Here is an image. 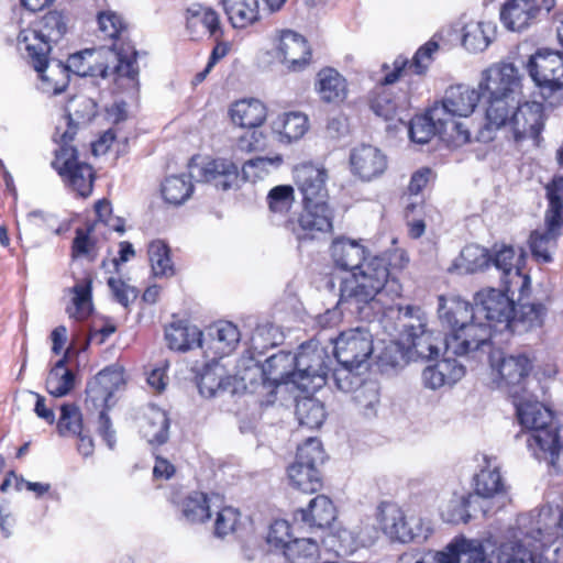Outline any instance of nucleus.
Segmentation results:
<instances>
[{
	"instance_id": "473e14b6",
	"label": "nucleus",
	"mask_w": 563,
	"mask_h": 563,
	"mask_svg": "<svg viewBox=\"0 0 563 563\" xmlns=\"http://www.w3.org/2000/svg\"><path fill=\"white\" fill-rule=\"evenodd\" d=\"M228 114L234 126L257 129L267 119V108L260 99L243 98L230 104Z\"/></svg>"
},
{
	"instance_id": "052dcab7",
	"label": "nucleus",
	"mask_w": 563,
	"mask_h": 563,
	"mask_svg": "<svg viewBox=\"0 0 563 563\" xmlns=\"http://www.w3.org/2000/svg\"><path fill=\"white\" fill-rule=\"evenodd\" d=\"M283 163L280 155L258 156L245 162L242 166V178L246 181L256 183L267 177L273 169H277Z\"/></svg>"
},
{
	"instance_id": "aec40b11",
	"label": "nucleus",
	"mask_w": 563,
	"mask_h": 563,
	"mask_svg": "<svg viewBox=\"0 0 563 563\" xmlns=\"http://www.w3.org/2000/svg\"><path fill=\"white\" fill-rule=\"evenodd\" d=\"M492 334V327L475 319L473 313L468 323L450 330L443 340L445 353L457 356L466 355L487 344Z\"/></svg>"
},
{
	"instance_id": "bb28decb",
	"label": "nucleus",
	"mask_w": 563,
	"mask_h": 563,
	"mask_svg": "<svg viewBox=\"0 0 563 563\" xmlns=\"http://www.w3.org/2000/svg\"><path fill=\"white\" fill-rule=\"evenodd\" d=\"M303 210L292 231L298 240L313 236V232H330L333 228V212L327 199L302 202Z\"/></svg>"
},
{
	"instance_id": "1a4fd4ad",
	"label": "nucleus",
	"mask_w": 563,
	"mask_h": 563,
	"mask_svg": "<svg viewBox=\"0 0 563 563\" xmlns=\"http://www.w3.org/2000/svg\"><path fill=\"white\" fill-rule=\"evenodd\" d=\"M399 312L406 319L402 324V344L418 357L427 360L437 357L443 341L427 329V319L423 311L419 307L407 306L399 308Z\"/></svg>"
},
{
	"instance_id": "0e129e2a",
	"label": "nucleus",
	"mask_w": 563,
	"mask_h": 563,
	"mask_svg": "<svg viewBox=\"0 0 563 563\" xmlns=\"http://www.w3.org/2000/svg\"><path fill=\"white\" fill-rule=\"evenodd\" d=\"M471 498L470 494H453L446 503L439 507L442 519L448 523H466L471 518L467 510Z\"/></svg>"
},
{
	"instance_id": "49530a36",
	"label": "nucleus",
	"mask_w": 563,
	"mask_h": 563,
	"mask_svg": "<svg viewBox=\"0 0 563 563\" xmlns=\"http://www.w3.org/2000/svg\"><path fill=\"white\" fill-rule=\"evenodd\" d=\"M201 331L184 321L170 323L165 329V340L170 350L188 351L195 346L200 347Z\"/></svg>"
},
{
	"instance_id": "423d86ee",
	"label": "nucleus",
	"mask_w": 563,
	"mask_h": 563,
	"mask_svg": "<svg viewBox=\"0 0 563 563\" xmlns=\"http://www.w3.org/2000/svg\"><path fill=\"white\" fill-rule=\"evenodd\" d=\"M64 128H56L54 140L58 144L55 151V159L52 165L60 175L63 180L81 197H87L92 191L93 172L92 167L77 159V151L69 145L77 132L73 124L71 115L64 118Z\"/></svg>"
},
{
	"instance_id": "8fccbe9b",
	"label": "nucleus",
	"mask_w": 563,
	"mask_h": 563,
	"mask_svg": "<svg viewBox=\"0 0 563 563\" xmlns=\"http://www.w3.org/2000/svg\"><path fill=\"white\" fill-rule=\"evenodd\" d=\"M488 267H490L489 252L477 244H470L453 261L450 272L470 274Z\"/></svg>"
},
{
	"instance_id": "cd10ccee",
	"label": "nucleus",
	"mask_w": 563,
	"mask_h": 563,
	"mask_svg": "<svg viewBox=\"0 0 563 563\" xmlns=\"http://www.w3.org/2000/svg\"><path fill=\"white\" fill-rule=\"evenodd\" d=\"M272 137L282 145L300 141L310 129L309 117L301 111H285L272 115L268 121Z\"/></svg>"
},
{
	"instance_id": "69168bd1",
	"label": "nucleus",
	"mask_w": 563,
	"mask_h": 563,
	"mask_svg": "<svg viewBox=\"0 0 563 563\" xmlns=\"http://www.w3.org/2000/svg\"><path fill=\"white\" fill-rule=\"evenodd\" d=\"M434 134L441 137L440 121L432 119V108L427 114L417 115L410 120L409 136L412 142L426 144Z\"/></svg>"
},
{
	"instance_id": "9b49d317",
	"label": "nucleus",
	"mask_w": 563,
	"mask_h": 563,
	"mask_svg": "<svg viewBox=\"0 0 563 563\" xmlns=\"http://www.w3.org/2000/svg\"><path fill=\"white\" fill-rule=\"evenodd\" d=\"M379 531L367 521H361L346 527H336L322 540L325 552L336 558H345L361 548L372 545Z\"/></svg>"
},
{
	"instance_id": "b1692460",
	"label": "nucleus",
	"mask_w": 563,
	"mask_h": 563,
	"mask_svg": "<svg viewBox=\"0 0 563 563\" xmlns=\"http://www.w3.org/2000/svg\"><path fill=\"white\" fill-rule=\"evenodd\" d=\"M517 419L522 431L517 434L518 440L526 442L527 435H536L554 422L553 411L532 396L514 394Z\"/></svg>"
},
{
	"instance_id": "c9c22d12",
	"label": "nucleus",
	"mask_w": 563,
	"mask_h": 563,
	"mask_svg": "<svg viewBox=\"0 0 563 563\" xmlns=\"http://www.w3.org/2000/svg\"><path fill=\"white\" fill-rule=\"evenodd\" d=\"M562 224L563 223L545 216L544 227L531 232L529 245L537 262H552V253L556 247V240L561 234L560 228Z\"/></svg>"
},
{
	"instance_id": "ea45409f",
	"label": "nucleus",
	"mask_w": 563,
	"mask_h": 563,
	"mask_svg": "<svg viewBox=\"0 0 563 563\" xmlns=\"http://www.w3.org/2000/svg\"><path fill=\"white\" fill-rule=\"evenodd\" d=\"M478 547V539L454 538L442 551L426 553L416 563H471L472 551Z\"/></svg>"
},
{
	"instance_id": "f704fd0d",
	"label": "nucleus",
	"mask_w": 563,
	"mask_h": 563,
	"mask_svg": "<svg viewBox=\"0 0 563 563\" xmlns=\"http://www.w3.org/2000/svg\"><path fill=\"white\" fill-rule=\"evenodd\" d=\"M38 75V89L46 95H58L63 92L69 81V73L60 60H38L32 65Z\"/></svg>"
},
{
	"instance_id": "a878e982",
	"label": "nucleus",
	"mask_w": 563,
	"mask_h": 563,
	"mask_svg": "<svg viewBox=\"0 0 563 563\" xmlns=\"http://www.w3.org/2000/svg\"><path fill=\"white\" fill-rule=\"evenodd\" d=\"M295 184L302 196V202L328 199V169L322 164L303 162L294 167Z\"/></svg>"
},
{
	"instance_id": "f03ea898",
	"label": "nucleus",
	"mask_w": 563,
	"mask_h": 563,
	"mask_svg": "<svg viewBox=\"0 0 563 563\" xmlns=\"http://www.w3.org/2000/svg\"><path fill=\"white\" fill-rule=\"evenodd\" d=\"M556 518L551 506L521 514L507 530L498 548V563H552L548 552L558 540Z\"/></svg>"
},
{
	"instance_id": "7c9ffc66",
	"label": "nucleus",
	"mask_w": 563,
	"mask_h": 563,
	"mask_svg": "<svg viewBox=\"0 0 563 563\" xmlns=\"http://www.w3.org/2000/svg\"><path fill=\"white\" fill-rule=\"evenodd\" d=\"M350 164L355 176L362 180L369 181L386 170L387 158L378 147L362 144L351 151Z\"/></svg>"
},
{
	"instance_id": "39448f33",
	"label": "nucleus",
	"mask_w": 563,
	"mask_h": 563,
	"mask_svg": "<svg viewBox=\"0 0 563 563\" xmlns=\"http://www.w3.org/2000/svg\"><path fill=\"white\" fill-rule=\"evenodd\" d=\"M189 175H173L162 184V195L170 205L184 203L194 191L192 178L198 181L213 184L214 187L228 190L234 187L239 179V168L224 158L212 159L202 166L191 164Z\"/></svg>"
},
{
	"instance_id": "79ce46f5",
	"label": "nucleus",
	"mask_w": 563,
	"mask_h": 563,
	"mask_svg": "<svg viewBox=\"0 0 563 563\" xmlns=\"http://www.w3.org/2000/svg\"><path fill=\"white\" fill-rule=\"evenodd\" d=\"M438 313L442 324L452 330L472 320L473 307L459 296H440Z\"/></svg>"
},
{
	"instance_id": "e2e57ef3",
	"label": "nucleus",
	"mask_w": 563,
	"mask_h": 563,
	"mask_svg": "<svg viewBox=\"0 0 563 563\" xmlns=\"http://www.w3.org/2000/svg\"><path fill=\"white\" fill-rule=\"evenodd\" d=\"M296 415L299 423L310 429L321 427L325 419L323 404L311 397H305L297 401Z\"/></svg>"
},
{
	"instance_id": "c03bdc74",
	"label": "nucleus",
	"mask_w": 563,
	"mask_h": 563,
	"mask_svg": "<svg viewBox=\"0 0 563 563\" xmlns=\"http://www.w3.org/2000/svg\"><path fill=\"white\" fill-rule=\"evenodd\" d=\"M187 29L192 38L216 36L220 30L218 13L211 8L192 5L187 10Z\"/></svg>"
},
{
	"instance_id": "f8f14e48",
	"label": "nucleus",
	"mask_w": 563,
	"mask_h": 563,
	"mask_svg": "<svg viewBox=\"0 0 563 563\" xmlns=\"http://www.w3.org/2000/svg\"><path fill=\"white\" fill-rule=\"evenodd\" d=\"M377 521L382 531L391 540L402 543L426 540L430 528L421 519L406 520L404 511L391 503H383L377 509Z\"/></svg>"
},
{
	"instance_id": "4d7b16f0",
	"label": "nucleus",
	"mask_w": 563,
	"mask_h": 563,
	"mask_svg": "<svg viewBox=\"0 0 563 563\" xmlns=\"http://www.w3.org/2000/svg\"><path fill=\"white\" fill-rule=\"evenodd\" d=\"M291 485L303 493H314L321 487V476L318 467L308 466L302 462H294L288 467Z\"/></svg>"
},
{
	"instance_id": "7ed1b4c3",
	"label": "nucleus",
	"mask_w": 563,
	"mask_h": 563,
	"mask_svg": "<svg viewBox=\"0 0 563 563\" xmlns=\"http://www.w3.org/2000/svg\"><path fill=\"white\" fill-rule=\"evenodd\" d=\"M481 93L468 86L449 87L440 102L432 107V119L440 121L441 140L460 147L472 141L470 117L478 104Z\"/></svg>"
},
{
	"instance_id": "2f4dec72",
	"label": "nucleus",
	"mask_w": 563,
	"mask_h": 563,
	"mask_svg": "<svg viewBox=\"0 0 563 563\" xmlns=\"http://www.w3.org/2000/svg\"><path fill=\"white\" fill-rule=\"evenodd\" d=\"M486 126L478 132L475 136L477 141L486 142L493 139L492 129L510 128L511 112L516 110L519 97L504 98V97H486Z\"/></svg>"
},
{
	"instance_id": "0eeeda50",
	"label": "nucleus",
	"mask_w": 563,
	"mask_h": 563,
	"mask_svg": "<svg viewBox=\"0 0 563 563\" xmlns=\"http://www.w3.org/2000/svg\"><path fill=\"white\" fill-rule=\"evenodd\" d=\"M296 354L280 351L269 356L263 365L254 355L242 356L236 365L235 377L243 383H255L258 378L278 386L294 384L299 379Z\"/></svg>"
},
{
	"instance_id": "4468645a",
	"label": "nucleus",
	"mask_w": 563,
	"mask_h": 563,
	"mask_svg": "<svg viewBox=\"0 0 563 563\" xmlns=\"http://www.w3.org/2000/svg\"><path fill=\"white\" fill-rule=\"evenodd\" d=\"M377 521L382 531L391 540L402 543L426 540L430 528L421 519L406 520L404 511L391 503H383L377 509Z\"/></svg>"
},
{
	"instance_id": "2eb2a0df",
	"label": "nucleus",
	"mask_w": 563,
	"mask_h": 563,
	"mask_svg": "<svg viewBox=\"0 0 563 563\" xmlns=\"http://www.w3.org/2000/svg\"><path fill=\"white\" fill-rule=\"evenodd\" d=\"M492 379L497 388L507 390L512 397L525 382L531 369L530 360L523 354L504 355L494 351L489 355Z\"/></svg>"
},
{
	"instance_id": "6e6d98bb",
	"label": "nucleus",
	"mask_w": 563,
	"mask_h": 563,
	"mask_svg": "<svg viewBox=\"0 0 563 563\" xmlns=\"http://www.w3.org/2000/svg\"><path fill=\"white\" fill-rule=\"evenodd\" d=\"M268 212L274 219H286L295 203V190L291 185H277L267 196Z\"/></svg>"
},
{
	"instance_id": "3c124183",
	"label": "nucleus",
	"mask_w": 563,
	"mask_h": 563,
	"mask_svg": "<svg viewBox=\"0 0 563 563\" xmlns=\"http://www.w3.org/2000/svg\"><path fill=\"white\" fill-rule=\"evenodd\" d=\"M99 55L100 53L96 49H85L84 52L70 55L66 65L68 73L81 77H107L108 67L102 63H98Z\"/></svg>"
},
{
	"instance_id": "774afa93",
	"label": "nucleus",
	"mask_w": 563,
	"mask_h": 563,
	"mask_svg": "<svg viewBox=\"0 0 563 563\" xmlns=\"http://www.w3.org/2000/svg\"><path fill=\"white\" fill-rule=\"evenodd\" d=\"M57 431L62 437H74L82 431L81 413L77 406L65 404L60 407Z\"/></svg>"
},
{
	"instance_id": "412c9836",
	"label": "nucleus",
	"mask_w": 563,
	"mask_h": 563,
	"mask_svg": "<svg viewBox=\"0 0 563 563\" xmlns=\"http://www.w3.org/2000/svg\"><path fill=\"white\" fill-rule=\"evenodd\" d=\"M481 95L486 97L514 98L520 96V77L509 63L494 64L482 73L478 84Z\"/></svg>"
},
{
	"instance_id": "e433bc0d",
	"label": "nucleus",
	"mask_w": 563,
	"mask_h": 563,
	"mask_svg": "<svg viewBox=\"0 0 563 563\" xmlns=\"http://www.w3.org/2000/svg\"><path fill=\"white\" fill-rule=\"evenodd\" d=\"M465 374L464 366L455 358L445 357L422 372V382L427 388L437 390L459 382Z\"/></svg>"
},
{
	"instance_id": "9d476101",
	"label": "nucleus",
	"mask_w": 563,
	"mask_h": 563,
	"mask_svg": "<svg viewBox=\"0 0 563 563\" xmlns=\"http://www.w3.org/2000/svg\"><path fill=\"white\" fill-rule=\"evenodd\" d=\"M299 379L296 387L306 393H313L327 383L330 360L323 347L316 340L308 341L300 345L296 354Z\"/></svg>"
},
{
	"instance_id": "37998d69",
	"label": "nucleus",
	"mask_w": 563,
	"mask_h": 563,
	"mask_svg": "<svg viewBox=\"0 0 563 563\" xmlns=\"http://www.w3.org/2000/svg\"><path fill=\"white\" fill-rule=\"evenodd\" d=\"M497 26L492 21H471L463 27L462 44L473 53L484 52L495 40Z\"/></svg>"
},
{
	"instance_id": "a19ab883",
	"label": "nucleus",
	"mask_w": 563,
	"mask_h": 563,
	"mask_svg": "<svg viewBox=\"0 0 563 563\" xmlns=\"http://www.w3.org/2000/svg\"><path fill=\"white\" fill-rule=\"evenodd\" d=\"M314 89L320 99L327 103H341L347 96L345 78L334 68H322L317 74Z\"/></svg>"
},
{
	"instance_id": "5fc2aeb1",
	"label": "nucleus",
	"mask_w": 563,
	"mask_h": 563,
	"mask_svg": "<svg viewBox=\"0 0 563 563\" xmlns=\"http://www.w3.org/2000/svg\"><path fill=\"white\" fill-rule=\"evenodd\" d=\"M66 358L58 360L46 378V390L56 398L68 395L75 386V374L66 367Z\"/></svg>"
},
{
	"instance_id": "4c0bfd02",
	"label": "nucleus",
	"mask_w": 563,
	"mask_h": 563,
	"mask_svg": "<svg viewBox=\"0 0 563 563\" xmlns=\"http://www.w3.org/2000/svg\"><path fill=\"white\" fill-rule=\"evenodd\" d=\"M540 13L534 0H508L500 9V21L509 31H522Z\"/></svg>"
},
{
	"instance_id": "393cba45",
	"label": "nucleus",
	"mask_w": 563,
	"mask_h": 563,
	"mask_svg": "<svg viewBox=\"0 0 563 563\" xmlns=\"http://www.w3.org/2000/svg\"><path fill=\"white\" fill-rule=\"evenodd\" d=\"M543 104L538 101H518L511 112L509 132L516 141L532 139L538 142L544 126Z\"/></svg>"
},
{
	"instance_id": "09e8293b",
	"label": "nucleus",
	"mask_w": 563,
	"mask_h": 563,
	"mask_svg": "<svg viewBox=\"0 0 563 563\" xmlns=\"http://www.w3.org/2000/svg\"><path fill=\"white\" fill-rule=\"evenodd\" d=\"M16 45L21 52L26 53V57L32 65L38 60H44L52 49V46L33 23L19 32Z\"/></svg>"
},
{
	"instance_id": "338daca9",
	"label": "nucleus",
	"mask_w": 563,
	"mask_h": 563,
	"mask_svg": "<svg viewBox=\"0 0 563 563\" xmlns=\"http://www.w3.org/2000/svg\"><path fill=\"white\" fill-rule=\"evenodd\" d=\"M284 340V333L280 328L271 322H264L256 327L251 339V345L257 354L273 346L280 344Z\"/></svg>"
},
{
	"instance_id": "5701e85b",
	"label": "nucleus",
	"mask_w": 563,
	"mask_h": 563,
	"mask_svg": "<svg viewBox=\"0 0 563 563\" xmlns=\"http://www.w3.org/2000/svg\"><path fill=\"white\" fill-rule=\"evenodd\" d=\"M240 340L241 333L235 324L220 321L201 332L200 349L206 358L216 362L230 355L236 349Z\"/></svg>"
},
{
	"instance_id": "c756f323",
	"label": "nucleus",
	"mask_w": 563,
	"mask_h": 563,
	"mask_svg": "<svg viewBox=\"0 0 563 563\" xmlns=\"http://www.w3.org/2000/svg\"><path fill=\"white\" fill-rule=\"evenodd\" d=\"M121 372L113 368H106L99 372L87 385L86 405L88 408L106 411L110 407L113 394L122 384Z\"/></svg>"
},
{
	"instance_id": "f3484780",
	"label": "nucleus",
	"mask_w": 563,
	"mask_h": 563,
	"mask_svg": "<svg viewBox=\"0 0 563 563\" xmlns=\"http://www.w3.org/2000/svg\"><path fill=\"white\" fill-rule=\"evenodd\" d=\"M490 266L500 273V282L508 291L518 288L522 294L530 284L528 275L521 272V264L525 258L521 249L516 250L510 245H495L489 252Z\"/></svg>"
},
{
	"instance_id": "13d9d810",
	"label": "nucleus",
	"mask_w": 563,
	"mask_h": 563,
	"mask_svg": "<svg viewBox=\"0 0 563 563\" xmlns=\"http://www.w3.org/2000/svg\"><path fill=\"white\" fill-rule=\"evenodd\" d=\"M71 306L67 307L69 318L77 321L86 320L92 312L91 280L78 282L73 288Z\"/></svg>"
},
{
	"instance_id": "603ef678",
	"label": "nucleus",
	"mask_w": 563,
	"mask_h": 563,
	"mask_svg": "<svg viewBox=\"0 0 563 563\" xmlns=\"http://www.w3.org/2000/svg\"><path fill=\"white\" fill-rule=\"evenodd\" d=\"M547 313L545 307L538 303H521L519 309L515 308L511 317V325L508 331L512 333H522L542 325Z\"/></svg>"
},
{
	"instance_id": "20e7f679",
	"label": "nucleus",
	"mask_w": 563,
	"mask_h": 563,
	"mask_svg": "<svg viewBox=\"0 0 563 563\" xmlns=\"http://www.w3.org/2000/svg\"><path fill=\"white\" fill-rule=\"evenodd\" d=\"M438 49V43L429 41L416 52L411 62L402 56H398L394 60L393 71L386 74L383 81L372 92L371 109L376 115L391 120L399 111L407 108L406 92L397 95L393 84L409 71L416 75L426 74Z\"/></svg>"
},
{
	"instance_id": "72a5a7b5",
	"label": "nucleus",
	"mask_w": 563,
	"mask_h": 563,
	"mask_svg": "<svg viewBox=\"0 0 563 563\" xmlns=\"http://www.w3.org/2000/svg\"><path fill=\"white\" fill-rule=\"evenodd\" d=\"M331 257L335 267L356 272L369 257L366 247L356 240L339 238L331 245Z\"/></svg>"
},
{
	"instance_id": "4be33fe9",
	"label": "nucleus",
	"mask_w": 563,
	"mask_h": 563,
	"mask_svg": "<svg viewBox=\"0 0 563 563\" xmlns=\"http://www.w3.org/2000/svg\"><path fill=\"white\" fill-rule=\"evenodd\" d=\"M273 55L291 71L303 69L311 56L306 38L297 32L282 30L273 37Z\"/></svg>"
},
{
	"instance_id": "dca6fc26",
	"label": "nucleus",
	"mask_w": 563,
	"mask_h": 563,
	"mask_svg": "<svg viewBox=\"0 0 563 563\" xmlns=\"http://www.w3.org/2000/svg\"><path fill=\"white\" fill-rule=\"evenodd\" d=\"M331 342L338 363L347 366H361L374 351L373 335L365 327L345 330Z\"/></svg>"
},
{
	"instance_id": "a211bd4d",
	"label": "nucleus",
	"mask_w": 563,
	"mask_h": 563,
	"mask_svg": "<svg viewBox=\"0 0 563 563\" xmlns=\"http://www.w3.org/2000/svg\"><path fill=\"white\" fill-rule=\"evenodd\" d=\"M528 451L554 471L563 473V423L553 422L536 435H527Z\"/></svg>"
},
{
	"instance_id": "6ab92c4d",
	"label": "nucleus",
	"mask_w": 563,
	"mask_h": 563,
	"mask_svg": "<svg viewBox=\"0 0 563 563\" xmlns=\"http://www.w3.org/2000/svg\"><path fill=\"white\" fill-rule=\"evenodd\" d=\"M526 68L541 89L555 91L563 88V54L538 49L529 57Z\"/></svg>"
},
{
	"instance_id": "bf43d9fd",
	"label": "nucleus",
	"mask_w": 563,
	"mask_h": 563,
	"mask_svg": "<svg viewBox=\"0 0 563 563\" xmlns=\"http://www.w3.org/2000/svg\"><path fill=\"white\" fill-rule=\"evenodd\" d=\"M147 253L155 277H170L175 274L174 264L169 255V247L164 241H152L148 244Z\"/></svg>"
},
{
	"instance_id": "de8ad7c7",
	"label": "nucleus",
	"mask_w": 563,
	"mask_h": 563,
	"mask_svg": "<svg viewBox=\"0 0 563 563\" xmlns=\"http://www.w3.org/2000/svg\"><path fill=\"white\" fill-rule=\"evenodd\" d=\"M217 503H221L218 495L209 496L201 492H192L184 498L181 512L189 522H203L210 518Z\"/></svg>"
},
{
	"instance_id": "a18cd8bd",
	"label": "nucleus",
	"mask_w": 563,
	"mask_h": 563,
	"mask_svg": "<svg viewBox=\"0 0 563 563\" xmlns=\"http://www.w3.org/2000/svg\"><path fill=\"white\" fill-rule=\"evenodd\" d=\"M221 2L234 29H245L261 19L258 0H222Z\"/></svg>"
},
{
	"instance_id": "ddd939ff",
	"label": "nucleus",
	"mask_w": 563,
	"mask_h": 563,
	"mask_svg": "<svg viewBox=\"0 0 563 563\" xmlns=\"http://www.w3.org/2000/svg\"><path fill=\"white\" fill-rule=\"evenodd\" d=\"M377 521L382 531L391 540L402 543L426 540L430 528L421 519L406 520L404 511L391 503H383L377 509Z\"/></svg>"
},
{
	"instance_id": "f257e3e1",
	"label": "nucleus",
	"mask_w": 563,
	"mask_h": 563,
	"mask_svg": "<svg viewBox=\"0 0 563 563\" xmlns=\"http://www.w3.org/2000/svg\"><path fill=\"white\" fill-rule=\"evenodd\" d=\"M408 263L404 251L386 256H371L356 272L344 278L340 287V303L354 308L360 318L371 322L391 308L402 287L396 271Z\"/></svg>"
},
{
	"instance_id": "c85d7f7f",
	"label": "nucleus",
	"mask_w": 563,
	"mask_h": 563,
	"mask_svg": "<svg viewBox=\"0 0 563 563\" xmlns=\"http://www.w3.org/2000/svg\"><path fill=\"white\" fill-rule=\"evenodd\" d=\"M474 492L485 499L496 498L499 507L509 501L508 486L500 474L499 463L495 457L484 456V465L474 477Z\"/></svg>"
},
{
	"instance_id": "864d4df0",
	"label": "nucleus",
	"mask_w": 563,
	"mask_h": 563,
	"mask_svg": "<svg viewBox=\"0 0 563 563\" xmlns=\"http://www.w3.org/2000/svg\"><path fill=\"white\" fill-rule=\"evenodd\" d=\"M169 419L167 413L158 407L151 406L142 426L143 437L151 444H163L168 439Z\"/></svg>"
},
{
	"instance_id": "680f3d73",
	"label": "nucleus",
	"mask_w": 563,
	"mask_h": 563,
	"mask_svg": "<svg viewBox=\"0 0 563 563\" xmlns=\"http://www.w3.org/2000/svg\"><path fill=\"white\" fill-rule=\"evenodd\" d=\"M42 33V36L52 44L58 43L67 32V23L64 14L58 11H49L33 23Z\"/></svg>"
},
{
	"instance_id": "6e6552de",
	"label": "nucleus",
	"mask_w": 563,
	"mask_h": 563,
	"mask_svg": "<svg viewBox=\"0 0 563 563\" xmlns=\"http://www.w3.org/2000/svg\"><path fill=\"white\" fill-rule=\"evenodd\" d=\"M517 290L518 288H514L512 291H508L504 287V290L488 288L476 292L473 307L474 318L492 327V333L508 330L515 312L512 296Z\"/></svg>"
},
{
	"instance_id": "58836bf2",
	"label": "nucleus",
	"mask_w": 563,
	"mask_h": 563,
	"mask_svg": "<svg viewBox=\"0 0 563 563\" xmlns=\"http://www.w3.org/2000/svg\"><path fill=\"white\" fill-rule=\"evenodd\" d=\"M335 518V508L324 495H318L312 498L307 508L298 509L294 519L303 526L313 529L328 527Z\"/></svg>"
}]
</instances>
